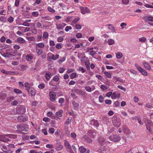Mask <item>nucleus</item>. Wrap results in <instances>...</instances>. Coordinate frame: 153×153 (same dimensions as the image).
Here are the masks:
<instances>
[{
    "instance_id": "nucleus-1",
    "label": "nucleus",
    "mask_w": 153,
    "mask_h": 153,
    "mask_svg": "<svg viewBox=\"0 0 153 153\" xmlns=\"http://www.w3.org/2000/svg\"><path fill=\"white\" fill-rule=\"evenodd\" d=\"M17 137L16 135L14 134H4L0 135V140L3 142H6L10 141L9 138L15 139Z\"/></svg>"
},
{
    "instance_id": "nucleus-2",
    "label": "nucleus",
    "mask_w": 153,
    "mask_h": 153,
    "mask_svg": "<svg viewBox=\"0 0 153 153\" xmlns=\"http://www.w3.org/2000/svg\"><path fill=\"white\" fill-rule=\"evenodd\" d=\"M112 121L113 125L116 128H118L121 125V119L119 118L114 117L112 119Z\"/></svg>"
},
{
    "instance_id": "nucleus-3",
    "label": "nucleus",
    "mask_w": 153,
    "mask_h": 153,
    "mask_svg": "<svg viewBox=\"0 0 153 153\" xmlns=\"http://www.w3.org/2000/svg\"><path fill=\"white\" fill-rule=\"evenodd\" d=\"M16 128L19 131H28V126L25 124L17 125Z\"/></svg>"
},
{
    "instance_id": "nucleus-4",
    "label": "nucleus",
    "mask_w": 153,
    "mask_h": 153,
    "mask_svg": "<svg viewBox=\"0 0 153 153\" xmlns=\"http://www.w3.org/2000/svg\"><path fill=\"white\" fill-rule=\"evenodd\" d=\"M26 111V108L24 105H18L16 108V111L19 114H23Z\"/></svg>"
},
{
    "instance_id": "nucleus-5",
    "label": "nucleus",
    "mask_w": 153,
    "mask_h": 153,
    "mask_svg": "<svg viewBox=\"0 0 153 153\" xmlns=\"http://www.w3.org/2000/svg\"><path fill=\"white\" fill-rule=\"evenodd\" d=\"M108 139L112 142H118L121 139L120 136L117 135H113L109 137Z\"/></svg>"
},
{
    "instance_id": "nucleus-6",
    "label": "nucleus",
    "mask_w": 153,
    "mask_h": 153,
    "mask_svg": "<svg viewBox=\"0 0 153 153\" xmlns=\"http://www.w3.org/2000/svg\"><path fill=\"white\" fill-rule=\"evenodd\" d=\"M17 119L19 121L22 122L27 121L28 119V117L25 115H24L19 116Z\"/></svg>"
},
{
    "instance_id": "nucleus-7",
    "label": "nucleus",
    "mask_w": 153,
    "mask_h": 153,
    "mask_svg": "<svg viewBox=\"0 0 153 153\" xmlns=\"http://www.w3.org/2000/svg\"><path fill=\"white\" fill-rule=\"evenodd\" d=\"M64 146H65L67 151L71 152V153H74L73 152L71 151V147L69 143L67 140H65L64 141Z\"/></svg>"
},
{
    "instance_id": "nucleus-8",
    "label": "nucleus",
    "mask_w": 153,
    "mask_h": 153,
    "mask_svg": "<svg viewBox=\"0 0 153 153\" xmlns=\"http://www.w3.org/2000/svg\"><path fill=\"white\" fill-rule=\"evenodd\" d=\"M50 99L51 101L53 102L56 100V94L54 92L50 91L49 92Z\"/></svg>"
},
{
    "instance_id": "nucleus-9",
    "label": "nucleus",
    "mask_w": 153,
    "mask_h": 153,
    "mask_svg": "<svg viewBox=\"0 0 153 153\" xmlns=\"http://www.w3.org/2000/svg\"><path fill=\"white\" fill-rule=\"evenodd\" d=\"M27 91L28 92V94L31 97H34L35 95L36 91L33 87H31Z\"/></svg>"
},
{
    "instance_id": "nucleus-10",
    "label": "nucleus",
    "mask_w": 153,
    "mask_h": 153,
    "mask_svg": "<svg viewBox=\"0 0 153 153\" xmlns=\"http://www.w3.org/2000/svg\"><path fill=\"white\" fill-rule=\"evenodd\" d=\"M93 48H87V52L89 53L93 57H94V55L96 54V51H93Z\"/></svg>"
},
{
    "instance_id": "nucleus-11",
    "label": "nucleus",
    "mask_w": 153,
    "mask_h": 153,
    "mask_svg": "<svg viewBox=\"0 0 153 153\" xmlns=\"http://www.w3.org/2000/svg\"><path fill=\"white\" fill-rule=\"evenodd\" d=\"M80 10L81 13L83 14H85L86 13H89L90 12L89 9L86 7H81Z\"/></svg>"
},
{
    "instance_id": "nucleus-12",
    "label": "nucleus",
    "mask_w": 153,
    "mask_h": 153,
    "mask_svg": "<svg viewBox=\"0 0 153 153\" xmlns=\"http://www.w3.org/2000/svg\"><path fill=\"white\" fill-rule=\"evenodd\" d=\"M79 150L81 153H89L90 151L88 149H86L84 146H81L79 148Z\"/></svg>"
},
{
    "instance_id": "nucleus-13",
    "label": "nucleus",
    "mask_w": 153,
    "mask_h": 153,
    "mask_svg": "<svg viewBox=\"0 0 153 153\" xmlns=\"http://www.w3.org/2000/svg\"><path fill=\"white\" fill-rule=\"evenodd\" d=\"M143 19L145 21H151L153 22V17L149 15L144 16L143 17Z\"/></svg>"
},
{
    "instance_id": "nucleus-14",
    "label": "nucleus",
    "mask_w": 153,
    "mask_h": 153,
    "mask_svg": "<svg viewBox=\"0 0 153 153\" xmlns=\"http://www.w3.org/2000/svg\"><path fill=\"white\" fill-rule=\"evenodd\" d=\"M17 42L20 44H26L27 41L25 39L22 38V37H19L16 39Z\"/></svg>"
},
{
    "instance_id": "nucleus-15",
    "label": "nucleus",
    "mask_w": 153,
    "mask_h": 153,
    "mask_svg": "<svg viewBox=\"0 0 153 153\" xmlns=\"http://www.w3.org/2000/svg\"><path fill=\"white\" fill-rule=\"evenodd\" d=\"M90 124L91 125H93L96 127H97V126H99V125L98 121L94 119H92L91 120Z\"/></svg>"
},
{
    "instance_id": "nucleus-16",
    "label": "nucleus",
    "mask_w": 153,
    "mask_h": 153,
    "mask_svg": "<svg viewBox=\"0 0 153 153\" xmlns=\"http://www.w3.org/2000/svg\"><path fill=\"white\" fill-rule=\"evenodd\" d=\"M33 85V84H31L28 82H26L24 84V86L25 88V89H26L27 91H28L29 89L31 88V87Z\"/></svg>"
},
{
    "instance_id": "nucleus-17",
    "label": "nucleus",
    "mask_w": 153,
    "mask_h": 153,
    "mask_svg": "<svg viewBox=\"0 0 153 153\" xmlns=\"http://www.w3.org/2000/svg\"><path fill=\"white\" fill-rule=\"evenodd\" d=\"M88 134L91 137L94 138L96 135V133L92 130H89L88 131Z\"/></svg>"
},
{
    "instance_id": "nucleus-18",
    "label": "nucleus",
    "mask_w": 153,
    "mask_h": 153,
    "mask_svg": "<svg viewBox=\"0 0 153 153\" xmlns=\"http://www.w3.org/2000/svg\"><path fill=\"white\" fill-rule=\"evenodd\" d=\"M33 57V55L31 53L27 54L25 56L26 59L27 61H31Z\"/></svg>"
},
{
    "instance_id": "nucleus-19",
    "label": "nucleus",
    "mask_w": 153,
    "mask_h": 153,
    "mask_svg": "<svg viewBox=\"0 0 153 153\" xmlns=\"http://www.w3.org/2000/svg\"><path fill=\"white\" fill-rule=\"evenodd\" d=\"M106 26H108V29L111 30L112 33H115L116 30L114 27L111 24H109L106 25Z\"/></svg>"
},
{
    "instance_id": "nucleus-20",
    "label": "nucleus",
    "mask_w": 153,
    "mask_h": 153,
    "mask_svg": "<svg viewBox=\"0 0 153 153\" xmlns=\"http://www.w3.org/2000/svg\"><path fill=\"white\" fill-rule=\"evenodd\" d=\"M52 74L49 72H47L45 74V77L46 80L48 81L50 80V79L52 77Z\"/></svg>"
},
{
    "instance_id": "nucleus-21",
    "label": "nucleus",
    "mask_w": 153,
    "mask_h": 153,
    "mask_svg": "<svg viewBox=\"0 0 153 153\" xmlns=\"http://www.w3.org/2000/svg\"><path fill=\"white\" fill-rule=\"evenodd\" d=\"M143 64L146 69L150 70L151 69V67L149 63L146 62L145 61H143Z\"/></svg>"
},
{
    "instance_id": "nucleus-22",
    "label": "nucleus",
    "mask_w": 153,
    "mask_h": 153,
    "mask_svg": "<svg viewBox=\"0 0 153 153\" xmlns=\"http://www.w3.org/2000/svg\"><path fill=\"white\" fill-rule=\"evenodd\" d=\"M45 46V44L43 43L40 42L36 43L35 45V49H37V48H44Z\"/></svg>"
},
{
    "instance_id": "nucleus-23",
    "label": "nucleus",
    "mask_w": 153,
    "mask_h": 153,
    "mask_svg": "<svg viewBox=\"0 0 153 153\" xmlns=\"http://www.w3.org/2000/svg\"><path fill=\"white\" fill-rule=\"evenodd\" d=\"M63 112L62 110H60L56 112V115L58 117H61L62 116Z\"/></svg>"
},
{
    "instance_id": "nucleus-24",
    "label": "nucleus",
    "mask_w": 153,
    "mask_h": 153,
    "mask_svg": "<svg viewBox=\"0 0 153 153\" xmlns=\"http://www.w3.org/2000/svg\"><path fill=\"white\" fill-rule=\"evenodd\" d=\"M13 55L11 53H4L3 54V56L5 57H9L13 56Z\"/></svg>"
},
{
    "instance_id": "nucleus-25",
    "label": "nucleus",
    "mask_w": 153,
    "mask_h": 153,
    "mask_svg": "<svg viewBox=\"0 0 153 153\" xmlns=\"http://www.w3.org/2000/svg\"><path fill=\"white\" fill-rule=\"evenodd\" d=\"M116 56V57L119 59H121L123 56V54L122 53L118 52L115 53Z\"/></svg>"
},
{
    "instance_id": "nucleus-26",
    "label": "nucleus",
    "mask_w": 153,
    "mask_h": 153,
    "mask_svg": "<svg viewBox=\"0 0 153 153\" xmlns=\"http://www.w3.org/2000/svg\"><path fill=\"white\" fill-rule=\"evenodd\" d=\"M99 141L101 145H103L104 143L105 139L103 137H100L99 139Z\"/></svg>"
},
{
    "instance_id": "nucleus-27",
    "label": "nucleus",
    "mask_w": 153,
    "mask_h": 153,
    "mask_svg": "<svg viewBox=\"0 0 153 153\" xmlns=\"http://www.w3.org/2000/svg\"><path fill=\"white\" fill-rule=\"evenodd\" d=\"M59 58V54H56V55H54L53 54L52 55L51 58L52 59L55 60Z\"/></svg>"
},
{
    "instance_id": "nucleus-28",
    "label": "nucleus",
    "mask_w": 153,
    "mask_h": 153,
    "mask_svg": "<svg viewBox=\"0 0 153 153\" xmlns=\"http://www.w3.org/2000/svg\"><path fill=\"white\" fill-rule=\"evenodd\" d=\"M139 72L143 75L146 76L147 75V73L146 71L142 69V68H141Z\"/></svg>"
},
{
    "instance_id": "nucleus-29",
    "label": "nucleus",
    "mask_w": 153,
    "mask_h": 153,
    "mask_svg": "<svg viewBox=\"0 0 153 153\" xmlns=\"http://www.w3.org/2000/svg\"><path fill=\"white\" fill-rule=\"evenodd\" d=\"M42 19L44 20H52V18L50 16H42Z\"/></svg>"
},
{
    "instance_id": "nucleus-30",
    "label": "nucleus",
    "mask_w": 153,
    "mask_h": 153,
    "mask_svg": "<svg viewBox=\"0 0 153 153\" xmlns=\"http://www.w3.org/2000/svg\"><path fill=\"white\" fill-rule=\"evenodd\" d=\"M13 92L16 94H22V91L18 88H14L13 90Z\"/></svg>"
},
{
    "instance_id": "nucleus-31",
    "label": "nucleus",
    "mask_w": 153,
    "mask_h": 153,
    "mask_svg": "<svg viewBox=\"0 0 153 153\" xmlns=\"http://www.w3.org/2000/svg\"><path fill=\"white\" fill-rule=\"evenodd\" d=\"M47 116L52 119L55 118V116L53 115V112L51 111L48 112L47 114Z\"/></svg>"
},
{
    "instance_id": "nucleus-32",
    "label": "nucleus",
    "mask_w": 153,
    "mask_h": 153,
    "mask_svg": "<svg viewBox=\"0 0 153 153\" xmlns=\"http://www.w3.org/2000/svg\"><path fill=\"white\" fill-rule=\"evenodd\" d=\"M78 71H81L82 73H84L85 72L86 70L85 68L80 66L78 68Z\"/></svg>"
},
{
    "instance_id": "nucleus-33",
    "label": "nucleus",
    "mask_w": 153,
    "mask_h": 153,
    "mask_svg": "<svg viewBox=\"0 0 153 153\" xmlns=\"http://www.w3.org/2000/svg\"><path fill=\"white\" fill-rule=\"evenodd\" d=\"M80 19L79 17H76L75 18L74 20L72 21L71 22V25H74V24L76 23Z\"/></svg>"
},
{
    "instance_id": "nucleus-34",
    "label": "nucleus",
    "mask_w": 153,
    "mask_h": 153,
    "mask_svg": "<svg viewBox=\"0 0 153 153\" xmlns=\"http://www.w3.org/2000/svg\"><path fill=\"white\" fill-rule=\"evenodd\" d=\"M37 54L38 55H40L42 54L43 52V50L41 49H39L38 48L37 49H36Z\"/></svg>"
},
{
    "instance_id": "nucleus-35",
    "label": "nucleus",
    "mask_w": 153,
    "mask_h": 153,
    "mask_svg": "<svg viewBox=\"0 0 153 153\" xmlns=\"http://www.w3.org/2000/svg\"><path fill=\"white\" fill-rule=\"evenodd\" d=\"M108 42L109 45H112L115 43V41L112 39H110L108 40Z\"/></svg>"
},
{
    "instance_id": "nucleus-36",
    "label": "nucleus",
    "mask_w": 153,
    "mask_h": 153,
    "mask_svg": "<svg viewBox=\"0 0 153 153\" xmlns=\"http://www.w3.org/2000/svg\"><path fill=\"white\" fill-rule=\"evenodd\" d=\"M31 15L34 17H37L39 15V13L38 11L33 12L31 13Z\"/></svg>"
},
{
    "instance_id": "nucleus-37",
    "label": "nucleus",
    "mask_w": 153,
    "mask_h": 153,
    "mask_svg": "<svg viewBox=\"0 0 153 153\" xmlns=\"http://www.w3.org/2000/svg\"><path fill=\"white\" fill-rule=\"evenodd\" d=\"M63 146L61 144L59 145L56 148V150L57 151H59L63 149Z\"/></svg>"
},
{
    "instance_id": "nucleus-38",
    "label": "nucleus",
    "mask_w": 153,
    "mask_h": 153,
    "mask_svg": "<svg viewBox=\"0 0 153 153\" xmlns=\"http://www.w3.org/2000/svg\"><path fill=\"white\" fill-rule=\"evenodd\" d=\"M56 28L58 30H62L63 29V27L62 25L61 24H56Z\"/></svg>"
},
{
    "instance_id": "nucleus-39",
    "label": "nucleus",
    "mask_w": 153,
    "mask_h": 153,
    "mask_svg": "<svg viewBox=\"0 0 153 153\" xmlns=\"http://www.w3.org/2000/svg\"><path fill=\"white\" fill-rule=\"evenodd\" d=\"M77 77V74L75 73H72L70 76V77L71 79H73L76 78Z\"/></svg>"
},
{
    "instance_id": "nucleus-40",
    "label": "nucleus",
    "mask_w": 153,
    "mask_h": 153,
    "mask_svg": "<svg viewBox=\"0 0 153 153\" xmlns=\"http://www.w3.org/2000/svg\"><path fill=\"white\" fill-rule=\"evenodd\" d=\"M49 36V33L47 32H45L43 33V38L45 39H47Z\"/></svg>"
},
{
    "instance_id": "nucleus-41",
    "label": "nucleus",
    "mask_w": 153,
    "mask_h": 153,
    "mask_svg": "<svg viewBox=\"0 0 153 153\" xmlns=\"http://www.w3.org/2000/svg\"><path fill=\"white\" fill-rule=\"evenodd\" d=\"M111 97L112 99H115L117 98V94L115 91L112 93Z\"/></svg>"
},
{
    "instance_id": "nucleus-42",
    "label": "nucleus",
    "mask_w": 153,
    "mask_h": 153,
    "mask_svg": "<svg viewBox=\"0 0 153 153\" xmlns=\"http://www.w3.org/2000/svg\"><path fill=\"white\" fill-rule=\"evenodd\" d=\"M26 39L29 41H34L35 40V38L33 36H26Z\"/></svg>"
},
{
    "instance_id": "nucleus-43",
    "label": "nucleus",
    "mask_w": 153,
    "mask_h": 153,
    "mask_svg": "<svg viewBox=\"0 0 153 153\" xmlns=\"http://www.w3.org/2000/svg\"><path fill=\"white\" fill-rule=\"evenodd\" d=\"M7 22L9 23H12L14 21V18L13 16H10L7 19Z\"/></svg>"
},
{
    "instance_id": "nucleus-44",
    "label": "nucleus",
    "mask_w": 153,
    "mask_h": 153,
    "mask_svg": "<svg viewBox=\"0 0 153 153\" xmlns=\"http://www.w3.org/2000/svg\"><path fill=\"white\" fill-rule=\"evenodd\" d=\"M104 97L102 95H100L99 96V101L101 103H102L104 101Z\"/></svg>"
},
{
    "instance_id": "nucleus-45",
    "label": "nucleus",
    "mask_w": 153,
    "mask_h": 153,
    "mask_svg": "<svg viewBox=\"0 0 153 153\" xmlns=\"http://www.w3.org/2000/svg\"><path fill=\"white\" fill-rule=\"evenodd\" d=\"M37 29L36 27H34L32 28L31 30V32L34 34H36L37 33Z\"/></svg>"
},
{
    "instance_id": "nucleus-46",
    "label": "nucleus",
    "mask_w": 153,
    "mask_h": 153,
    "mask_svg": "<svg viewBox=\"0 0 153 153\" xmlns=\"http://www.w3.org/2000/svg\"><path fill=\"white\" fill-rule=\"evenodd\" d=\"M0 21L1 22H5L6 21V17L4 16H1L0 17Z\"/></svg>"
},
{
    "instance_id": "nucleus-47",
    "label": "nucleus",
    "mask_w": 153,
    "mask_h": 153,
    "mask_svg": "<svg viewBox=\"0 0 153 153\" xmlns=\"http://www.w3.org/2000/svg\"><path fill=\"white\" fill-rule=\"evenodd\" d=\"M71 137L74 139L76 140V133L74 132H72L71 133Z\"/></svg>"
},
{
    "instance_id": "nucleus-48",
    "label": "nucleus",
    "mask_w": 153,
    "mask_h": 153,
    "mask_svg": "<svg viewBox=\"0 0 153 153\" xmlns=\"http://www.w3.org/2000/svg\"><path fill=\"white\" fill-rule=\"evenodd\" d=\"M77 93L78 94L82 95H84L85 93L84 91L82 90H79V89H77Z\"/></svg>"
},
{
    "instance_id": "nucleus-49",
    "label": "nucleus",
    "mask_w": 153,
    "mask_h": 153,
    "mask_svg": "<svg viewBox=\"0 0 153 153\" xmlns=\"http://www.w3.org/2000/svg\"><path fill=\"white\" fill-rule=\"evenodd\" d=\"M153 125V123L152 121H149L146 123V127H150Z\"/></svg>"
},
{
    "instance_id": "nucleus-50",
    "label": "nucleus",
    "mask_w": 153,
    "mask_h": 153,
    "mask_svg": "<svg viewBox=\"0 0 153 153\" xmlns=\"http://www.w3.org/2000/svg\"><path fill=\"white\" fill-rule=\"evenodd\" d=\"M47 9L51 13H54L56 11L54 9H53L52 7H48Z\"/></svg>"
},
{
    "instance_id": "nucleus-51",
    "label": "nucleus",
    "mask_w": 153,
    "mask_h": 153,
    "mask_svg": "<svg viewBox=\"0 0 153 153\" xmlns=\"http://www.w3.org/2000/svg\"><path fill=\"white\" fill-rule=\"evenodd\" d=\"M105 103L106 104L110 105L112 103V101L109 99H106L105 101Z\"/></svg>"
},
{
    "instance_id": "nucleus-52",
    "label": "nucleus",
    "mask_w": 153,
    "mask_h": 153,
    "mask_svg": "<svg viewBox=\"0 0 153 153\" xmlns=\"http://www.w3.org/2000/svg\"><path fill=\"white\" fill-rule=\"evenodd\" d=\"M104 74L107 77L109 78H111V74L109 73L108 72L105 71L104 72Z\"/></svg>"
},
{
    "instance_id": "nucleus-53",
    "label": "nucleus",
    "mask_w": 153,
    "mask_h": 153,
    "mask_svg": "<svg viewBox=\"0 0 153 153\" xmlns=\"http://www.w3.org/2000/svg\"><path fill=\"white\" fill-rule=\"evenodd\" d=\"M38 87L39 88L43 89L45 87V85L44 83H41L39 85Z\"/></svg>"
},
{
    "instance_id": "nucleus-54",
    "label": "nucleus",
    "mask_w": 153,
    "mask_h": 153,
    "mask_svg": "<svg viewBox=\"0 0 153 153\" xmlns=\"http://www.w3.org/2000/svg\"><path fill=\"white\" fill-rule=\"evenodd\" d=\"M65 70V68L63 67H60L59 69V71L60 73H62Z\"/></svg>"
},
{
    "instance_id": "nucleus-55",
    "label": "nucleus",
    "mask_w": 153,
    "mask_h": 153,
    "mask_svg": "<svg viewBox=\"0 0 153 153\" xmlns=\"http://www.w3.org/2000/svg\"><path fill=\"white\" fill-rule=\"evenodd\" d=\"M53 79L55 81H57L59 80V77L58 75H56L53 78Z\"/></svg>"
},
{
    "instance_id": "nucleus-56",
    "label": "nucleus",
    "mask_w": 153,
    "mask_h": 153,
    "mask_svg": "<svg viewBox=\"0 0 153 153\" xmlns=\"http://www.w3.org/2000/svg\"><path fill=\"white\" fill-rule=\"evenodd\" d=\"M65 59V57H63L58 60V62L59 64H61L64 62Z\"/></svg>"
},
{
    "instance_id": "nucleus-57",
    "label": "nucleus",
    "mask_w": 153,
    "mask_h": 153,
    "mask_svg": "<svg viewBox=\"0 0 153 153\" xmlns=\"http://www.w3.org/2000/svg\"><path fill=\"white\" fill-rule=\"evenodd\" d=\"M23 82L22 81H19L18 82L19 85V87L21 88H23L24 87V85L23 84Z\"/></svg>"
},
{
    "instance_id": "nucleus-58",
    "label": "nucleus",
    "mask_w": 153,
    "mask_h": 153,
    "mask_svg": "<svg viewBox=\"0 0 153 153\" xmlns=\"http://www.w3.org/2000/svg\"><path fill=\"white\" fill-rule=\"evenodd\" d=\"M22 25L25 26H30V24L26 22L25 20V21L23 22Z\"/></svg>"
},
{
    "instance_id": "nucleus-59",
    "label": "nucleus",
    "mask_w": 153,
    "mask_h": 153,
    "mask_svg": "<svg viewBox=\"0 0 153 153\" xmlns=\"http://www.w3.org/2000/svg\"><path fill=\"white\" fill-rule=\"evenodd\" d=\"M72 105L75 107L77 108L79 105L78 103H76L75 101H72Z\"/></svg>"
},
{
    "instance_id": "nucleus-60",
    "label": "nucleus",
    "mask_w": 153,
    "mask_h": 153,
    "mask_svg": "<svg viewBox=\"0 0 153 153\" xmlns=\"http://www.w3.org/2000/svg\"><path fill=\"white\" fill-rule=\"evenodd\" d=\"M85 90L88 92H91L92 91L91 88L89 86H86L85 87Z\"/></svg>"
},
{
    "instance_id": "nucleus-61",
    "label": "nucleus",
    "mask_w": 153,
    "mask_h": 153,
    "mask_svg": "<svg viewBox=\"0 0 153 153\" xmlns=\"http://www.w3.org/2000/svg\"><path fill=\"white\" fill-rule=\"evenodd\" d=\"M146 40V39L145 37H142L140 38L139 40L141 42H145Z\"/></svg>"
},
{
    "instance_id": "nucleus-62",
    "label": "nucleus",
    "mask_w": 153,
    "mask_h": 153,
    "mask_svg": "<svg viewBox=\"0 0 153 153\" xmlns=\"http://www.w3.org/2000/svg\"><path fill=\"white\" fill-rule=\"evenodd\" d=\"M72 29V27L71 26H67L65 27V30L66 32H68L69 30H71Z\"/></svg>"
},
{
    "instance_id": "nucleus-63",
    "label": "nucleus",
    "mask_w": 153,
    "mask_h": 153,
    "mask_svg": "<svg viewBox=\"0 0 153 153\" xmlns=\"http://www.w3.org/2000/svg\"><path fill=\"white\" fill-rule=\"evenodd\" d=\"M42 35H38L37 36V41H42Z\"/></svg>"
},
{
    "instance_id": "nucleus-64",
    "label": "nucleus",
    "mask_w": 153,
    "mask_h": 153,
    "mask_svg": "<svg viewBox=\"0 0 153 153\" xmlns=\"http://www.w3.org/2000/svg\"><path fill=\"white\" fill-rule=\"evenodd\" d=\"M36 26L38 28H42V25L40 22H38L36 23Z\"/></svg>"
}]
</instances>
